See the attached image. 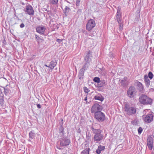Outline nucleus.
I'll return each mask as SVG.
<instances>
[{
    "label": "nucleus",
    "instance_id": "f257e3e1",
    "mask_svg": "<svg viewBox=\"0 0 154 154\" xmlns=\"http://www.w3.org/2000/svg\"><path fill=\"white\" fill-rule=\"evenodd\" d=\"M91 129L93 133L95 134L93 139L95 143H99L103 139V136L101 134V131L100 129L94 128L93 126L91 128Z\"/></svg>",
    "mask_w": 154,
    "mask_h": 154
},
{
    "label": "nucleus",
    "instance_id": "f03ea898",
    "mask_svg": "<svg viewBox=\"0 0 154 154\" xmlns=\"http://www.w3.org/2000/svg\"><path fill=\"white\" fill-rule=\"evenodd\" d=\"M139 102L144 105L149 104L152 102V100L148 97L146 95H142L139 99Z\"/></svg>",
    "mask_w": 154,
    "mask_h": 154
},
{
    "label": "nucleus",
    "instance_id": "7ed1b4c3",
    "mask_svg": "<svg viewBox=\"0 0 154 154\" xmlns=\"http://www.w3.org/2000/svg\"><path fill=\"white\" fill-rule=\"evenodd\" d=\"M124 110L126 113L129 116L134 114L136 112V109L135 107H130L129 105L127 104H125Z\"/></svg>",
    "mask_w": 154,
    "mask_h": 154
},
{
    "label": "nucleus",
    "instance_id": "20e7f679",
    "mask_svg": "<svg viewBox=\"0 0 154 154\" xmlns=\"http://www.w3.org/2000/svg\"><path fill=\"white\" fill-rule=\"evenodd\" d=\"M94 116L95 118L99 122L104 121L105 119V114L101 111L96 113Z\"/></svg>",
    "mask_w": 154,
    "mask_h": 154
},
{
    "label": "nucleus",
    "instance_id": "39448f33",
    "mask_svg": "<svg viewBox=\"0 0 154 154\" xmlns=\"http://www.w3.org/2000/svg\"><path fill=\"white\" fill-rule=\"evenodd\" d=\"M90 64L86 62L85 65L83 66L82 68L80 69L79 72V77L80 79L82 78L84 76V72L88 68Z\"/></svg>",
    "mask_w": 154,
    "mask_h": 154
},
{
    "label": "nucleus",
    "instance_id": "423d86ee",
    "mask_svg": "<svg viewBox=\"0 0 154 154\" xmlns=\"http://www.w3.org/2000/svg\"><path fill=\"white\" fill-rule=\"evenodd\" d=\"M102 109V107L98 103L94 104L91 109V113L96 114L99 112H100Z\"/></svg>",
    "mask_w": 154,
    "mask_h": 154
},
{
    "label": "nucleus",
    "instance_id": "0eeeda50",
    "mask_svg": "<svg viewBox=\"0 0 154 154\" xmlns=\"http://www.w3.org/2000/svg\"><path fill=\"white\" fill-rule=\"evenodd\" d=\"M137 93V91L136 88L133 86L130 87L127 91V94L128 96L131 98H133L136 95Z\"/></svg>",
    "mask_w": 154,
    "mask_h": 154
},
{
    "label": "nucleus",
    "instance_id": "6e6552de",
    "mask_svg": "<svg viewBox=\"0 0 154 154\" xmlns=\"http://www.w3.org/2000/svg\"><path fill=\"white\" fill-rule=\"evenodd\" d=\"M96 24L94 20L93 19H90L88 21L86 26V29L90 31L94 28Z\"/></svg>",
    "mask_w": 154,
    "mask_h": 154
},
{
    "label": "nucleus",
    "instance_id": "1a4fd4ad",
    "mask_svg": "<svg viewBox=\"0 0 154 154\" xmlns=\"http://www.w3.org/2000/svg\"><path fill=\"white\" fill-rule=\"evenodd\" d=\"M152 112H150L147 115H143V117L144 121L146 122L150 123L153 119V116L152 114Z\"/></svg>",
    "mask_w": 154,
    "mask_h": 154
},
{
    "label": "nucleus",
    "instance_id": "9d476101",
    "mask_svg": "<svg viewBox=\"0 0 154 154\" xmlns=\"http://www.w3.org/2000/svg\"><path fill=\"white\" fill-rule=\"evenodd\" d=\"M60 144L61 146H67L69 145L70 143V141L69 139H67L65 137H62L60 140Z\"/></svg>",
    "mask_w": 154,
    "mask_h": 154
},
{
    "label": "nucleus",
    "instance_id": "9b49d317",
    "mask_svg": "<svg viewBox=\"0 0 154 154\" xmlns=\"http://www.w3.org/2000/svg\"><path fill=\"white\" fill-rule=\"evenodd\" d=\"M25 11L26 13L29 15H32L34 14V11L33 8L30 5H27L26 6Z\"/></svg>",
    "mask_w": 154,
    "mask_h": 154
},
{
    "label": "nucleus",
    "instance_id": "f8f14e48",
    "mask_svg": "<svg viewBox=\"0 0 154 154\" xmlns=\"http://www.w3.org/2000/svg\"><path fill=\"white\" fill-rule=\"evenodd\" d=\"M46 29L45 27L42 25L39 26L36 28V30L37 32L42 35L44 34L45 31Z\"/></svg>",
    "mask_w": 154,
    "mask_h": 154
},
{
    "label": "nucleus",
    "instance_id": "ddd939ff",
    "mask_svg": "<svg viewBox=\"0 0 154 154\" xmlns=\"http://www.w3.org/2000/svg\"><path fill=\"white\" fill-rule=\"evenodd\" d=\"M153 139L151 137H149L147 139V145L150 150H152L153 147Z\"/></svg>",
    "mask_w": 154,
    "mask_h": 154
},
{
    "label": "nucleus",
    "instance_id": "4468645a",
    "mask_svg": "<svg viewBox=\"0 0 154 154\" xmlns=\"http://www.w3.org/2000/svg\"><path fill=\"white\" fill-rule=\"evenodd\" d=\"M92 57V54L90 51H89L85 57V60L86 62L88 63H89L91 61V58Z\"/></svg>",
    "mask_w": 154,
    "mask_h": 154
},
{
    "label": "nucleus",
    "instance_id": "2eb2a0df",
    "mask_svg": "<svg viewBox=\"0 0 154 154\" xmlns=\"http://www.w3.org/2000/svg\"><path fill=\"white\" fill-rule=\"evenodd\" d=\"M116 19L118 23H120L122 21V15L120 9L117 10L116 14Z\"/></svg>",
    "mask_w": 154,
    "mask_h": 154
},
{
    "label": "nucleus",
    "instance_id": "dca6fc26",
    "mask_svg": "<svg viewBox=\"0 0 154 154\" xmlns=\"http://www.w3.org/2000/svg\"><path fill=\"white\" fill-rule=\"evenodd\" d=\"M105 149V146L100 145L98 146V148L96 150V152L97 154H100L102 151H103Z\"/></svg>",
    "mask_w": 154,
    "mask_h": 154
},
{
    "label": "nucleus",
    "instance_id": "f3484780",
    "mask_svg": "<svg viewBox=\"0 0 154 154\" xmlns=\"http://www.w3.org/2000/svg\"><path fill=\"white\" fill-rule=\"evenodd\" d=\"M144 81L146 86L148 88L149 87L150 84V81L148 79V75H145L144 76Z\"/></svg>",
    "mask_w": 154,
    "mask_h": 154
},
{
    "label": "nucleus",
    "instance_id": "a211bd4d",
    "mask_svg": "<svg viewBox=\"0 0 154 154\" xmlns=\"http://www.w3.org/2000/svg\"><path fill=\"white\" fill-rule=\"evenodd\" d=\"M94 98L96 100H99L101 102L103 100V98L102 95L100 94H98L95 96L94 97Z\"/></svg>",
    "mask_w": 154,
    "mask_h": 154
},
{
    "label": "nucleus",
    "instance_id": "6ab92c4d",
    "mask_svg": "<svg viewBox=\"0 0 154 154\" xmlns=\"http://www.w3.org/2000/svg\"><path fill=\"white\" fill-rule=\"evenodd\" d=\"M57 63L54 61H51L49 64V67L51 69H54V68L56 65Z\"/></svg>",
    "mask_w": 154,
    "mask_h": 154
},
{
    "label": "nucleus",
    "instance_id": "aec40b11",
    "mask_svg": "<svg viewBox=\"0 0 154 154\" xmlns=\"http://www.w3.org/2000/svg\"><path fill=\"white\" fill-rule=\"evenodd\" d=\"M137 85L139 91H143V86L142 84L140 82H138L137 83Z\"/></svg>",
    "mask_w": 154,
    "mask_h": 154
},
{
    "label": "nucleus",
    "instance_id": "412c9836",
    "mask_svg": "<svg viewBox=\"0 0 154 154\" xmlns=\"http://www.w3.org/2000/svg\"><path fill=\"white\" fill-rule=\"evenodd\" d=\"M90 150L89 148H86L81 152V154H89Z\"/></svg>",
    "mask_w": 154,
    "mask_h": 154
},
{
    "label": "nucleus",
    "instance_id": "4be33fe9",
    "mask_svg": "<svg viewBox=\"0 0 154 154\" xmlns=\"http://www.w3.org/2000/svg\"><path fill=\"white\" fill-rule=\"evenodd\" d=\"M29 138L32 139L34 138L35 134L32 131H30L29 133Z\"/></svg>",
    "mask_w": 154,
    "mask_h": 154
},
{
    "label": "nucleus",
    "instance_id": "5701e85b",
    "mask_svg": "<svg viewBox=\"0 0 154 154\" xmlns=\"http://www.w3.org/2000/svg\"><path fill=\"white\" fill-rule=\"evenodd\" d=\"M4 93L6 95H8L10 92V90L8 88H4Z\"/></svg>",
    "mask_w": 154,
    "mask_h": 154
},
{
    "label": "nucleus",
    "instance_id": "b1692460",
    "mask_svg": "<svg viewBox=\"0 0 154 154\" xmlns=\"http://www.w3.org/2000/svg\"><path fill=\"white\" fill-rule=\"evenodd\" d=\"M93 81L95 82H97L98 83H100V78L97 77H95L93 79Z\"/></svg>",
    "mask_w": 154,
    "mask_h": 154
},
{
    "label": "nucleus",
    "instance_id": "393cba45",
    "mask_svg": "<svg viewBox=\"0 0 154 154\" xmlns=\"http://www.w3.org/2000/svg\"><path fill=\"white\" fill-rule=\"evenodd\" d=\"M86 134V137L88 140H89L91 139V134L90 132H87Z\"/></svg>",
    "mask_w": 154,
    "mask_h": 154
},
{
    "label": "nucleus",
    "instance_id": "a878e982",
    "mask_svg": "<svg viewBox=\"0 0 154 154\" xmlns=\"http://www.w3.org/2000/svg\"><path fill=\"white\" fill-rule=\"evenodd\" d=\"M49 1L52 4H56L58 2V0H49Z\"/></svg>",
    "mask_w": 154,
    "mask_h": 154
},
{
    "label": "nucleus",
    "instance_id": "bb28decb",
    "mask_svg": "<svg viewBox=\"0 0 154 154\" xmlns=\"http://www.w3.org/2000/svg\"><path fill=\"white\" fill-rule=\"evenodd\" d=\"M148 77H149L150 79H152L153 78L154 75L151 72H149L148 73Z\"/></svg>",
    "mask_w": 154,
    "mask_h": 154
},
{
    "label": "nucleus",
    "instance_id": "cd10ccee",
    "mask_svg": "<svg viewBox=\"0 0 154 154\" xmlns=\"http://www.w3.org/2000/svg\"><path fill=\"white\" fill-rule=\"evenodd\" d=\"M3 99L2 96H0V104L2 105L3 104Z\"/></svg>",
    "mask_w": 154,
    "mask_h": 154
},
{
    "label": "nucleus",
    "instance_id": "c85d7f7f",
    "mask_svg": "<svg viewBox=\"0 0 154 154\" xmlns=\"http://www.w3.org/2000/svg\"><path fill=\"white\" fill-rule=\"evenodd\" d=\"M84 91L86 93H88L90 91V90L86 87H84Z\"/></svg>",
    "mask_w": 154,
    "mask_h": 154
},
{
    "label": "nucleus",
    "instance_id": "c756f323",
    "mask_svg": "<svg viewBox=\"0 0 154 154\" xmlns=\"http://www.w3.org/2000/svg\"><path fill=\"white\" fill-rule=\"evenodd\" d=\"M143 131V129L142 128L140 127L138 130V134H140L141 133H142V131Z\"/></svg>",
    "mask_w": 154,
    "mask_h": 154
},
{
    "label": "nucleus",
    "instance_id": "7c9ffc66",
    "mask_svg": "<svg viewBox=\"0 0 154 154\" xmlns=\"http://www.w3.org/2000/svg\"><path fill=\"white\" fill-rule=\"evenodd\" d=\"M63 129L62 130H61V131H60V134H59V136L63 137H63Z\"/></svg>",
    "mask_w": 154,
    "mask_h": 154
},
{
    "label": "nucleus",
    "instance_id": "2f4dec72",
    "mask_svg": "<svg viewBox=\"0 0 154 154\" xmlns=\"http://www.w3.org/2000/svg\"><path fill=\"white\" fill-rule=\"evenodd\" d=\"M109 55V56L111 58H113L114 57V55L112 52H110Z\"/></svg>",
    "mask_w": 154,
    "mask_h": 154
},
{
    "label": "nucleus",
    "instance_id": "473e14b6",
    "mask_svg": "<svg viewBox=\"0 0 154 154\" xmlns=\"http://www.w3.org/2000/svg\"><path fill=\"white\" fill-rule=\"evenodd\" d=\"M119 28L120 30H122L123 28V25L122 23V22H121L120 23H119Z\"/></svg>",
    "mask_w": 154,
    "mask_h": 154
},
{
    "label": "nucleus",
    "instance_id": "72a5a7b5",
    "mask_svg": "<svg viewBox=\"0 0 154 154\" xmlns=\"http://www.w3.org/2000/svg\"><path fill=\"white\" fill-rule=\"evenodd\" d=\"M57 41L59 43H60L62 42V40L59 38H57Z\"/></svg>",
    "mask_w": 154,
    "mask_h": 154
},
{
    "label": "nucleus",
    "instance_id": "f704fd0d",
    "mask_svg": "<svg viewBox=\"0 0 154 154\" xmlns=\"http://www.w3.org/2000/svg\"><path fill=\"white\" fill-rule=\"evenodd\" d=\"M81 0H76V5L77 6H79V3L80 2Z\"/></svg>",
    "mask_w": 154,
    "mask_h": 154
},
{
    "label": "nucleus",
    "instance_id": "c9c22d12",
    "mask_svg": "<svg viewBox=\"0 0 154 154\" xmlns=\"http://www.w3.org/2000/svg\"><path fill=\"white\" fill-rule=\"evenodd\" d=\"M20 28H23L24 27L25 25L23 23H22L20 25Z\"/></svg>",
    "mask_w": 154,
    "mask_h": 154
},
{
    "label": "nucleus",
    "instance_id": "e433bc0d",
    "mask_svg": "<svg viewBox=\"0 0 154 154\" xmlns=\"http://www.w3.org/2000/svg\"><path fill=\"white\" fill-rule=\"evenodd\" d=\"M37 106L39 109L41 108V107L40 105L39 104H37Z\"/></svg>",
    "mask_w": 154,
    "mask_h": 154
},
{
    "label": "nucleus",
    "instance_id": "4c0bfd02",
    "mask_svg": "<svg viewBox=\"0 0 154 154\" xmlns=\"http://www.w3.org/2000/svg\"><path fill=\"white\" fill-rule=\"evenodd\" d=\"M77 132L78 133H80L81 132V130L80 129V128H79L78 129H77Z\"/></svg>",
    "mask_w": 154,
    "mask_h": 154
},
{
    "label": "nucleus",
    "instance_id": "58836bf2",
    "mask_svg": "<svg viewBox=\"0 0 154 154\" xmlns=\"http://www.w3.org/2000/svg\"><path fill=\"white\" fill-rule=\"evenodd\" d=\"M65 10H66V11H68V10L69 11V8L67 6L66 7V8H65Z\"/></svg>",
    "mask_w": 154,
    "mask_h": 154
},
{
    "label": "nucleus",
    "instance_id": "ea45409f",
    "mask_svg": "<svg viewBox=\"0 0 154 154\" xmlns=\"http://www.w3.org/2000/svg\"><path fill=\"white\" fill-rule=\"evenodd\" d=\"M57 148L58 149H60V150H62V148H60V147H59V146H57Z\"/></svg>",
    "mask_w": 154,
    "mask_h": 154
},
{
    "label": "nucleus",
    "instance_id": "a19ab883",
    "mask_svg": "<svg viewBox=\"0 0 154 154\" xmlns=\"http://www.w3.org/2000/svg\"><path fill=\"white\" fill-rule=\"evenodd\" d=\"M150 111V110L149 109H146V110H145L144 111V112H146V111Z\"/></svg>",
    "mask_w": 154,
    "mask_h": 154
},
{
    "label": "nucleus",
    "instance_id": "79ce46f5",
    "mask_svg": "<svg viewBox=\"0 0 154 154\" xmlns=\"http://www.w3.org/2000/svg\"><path fill=\"white\" fill-rule=\"evenodd\" d=\"M87 97H86L85 98V99H84V100H85V101H86V100H87Z\"/></svg>",
    "mask_w": 154,
    "mask_h": 154
},
{
    "label": "nucleus",
    "instance_id": "37998d69",
    "mask_svg": "<svg viewBox=\"0 0 154 154\" xmlns=\"http://www.w3.org/2000/svg\"><path fill=\"white\" fill-rule=\"evenodd\" d=\"M45 66H46V67H49V66H48L46 64H45Z\"/></svg>",
    "mask_w": 154,
    "mask_h": 154
},
{
    "label": "nucleus",
    "instance_id": "c03bdc74",
    "mask_svg": "<svg viewBox=\"0 0 154 154\" xmlns=\"http://www.w3.org/2000/svg\"><path fill=\"white\" fill-rule=\"evenodd\" d=\"M122 83H124V80H122Z\"/></svg>",
    "mask_w": 154,
    "mask_h": 154
},
{
    "label": "nucleus",
    "instance_id": "a18cd8bd",
    "mask_svg": "<svg viewBox=\"0 0 154 154\" xmlns=\"http://www.w3.org/2000/svg\"><path fill=\"white\" fill-rule=\"evenodd\" d=\"M105 82H104V81L103 82V84H105Z\"/></svg>",
    "mask_w": 154,
    "mask_h": 154
}]
</instances>
